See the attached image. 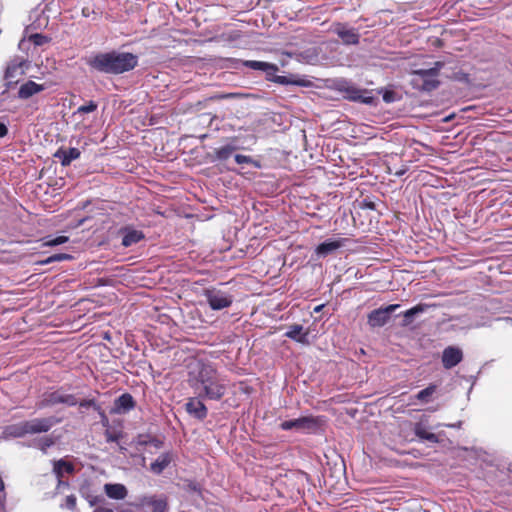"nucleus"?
<instances>
[{"label":"nucleus","instance_id":"obj_1","mask_svg":"<svg viewBox=\"0 0 512 512\" xmlns=\"http://www.w3.org/2000/svg\"><path fill=\"white\" fill-rule=\"evenodd\" d=\"M188 384L194 394L207 400L219 401L226 394L225 380L211 365L196 361L189 367Z\"/></svg>","mask_w":512,"mask_h":512},{"label":"nucleus","instance_id":"obj_2","mask_svg":"<svg viewBox=\"0 0 512 512\" xmlns=\"http://www.w3.org/2000/svg\"><path fill=\"white\" fill-rule=\"evenodd\" d=\"M86 64L97 72L118 75L133 70L138 57L129 52H100L89 56Z\"/></svg>","mask_w":512,"mask_h":512},{"label":"nucleus","instance_id":"obj_3","mask_svg":"<svg viewBox=\"0 0 512 512\" xmlns=\"http://www.w3.org/2000/svg\"><path fill=\"white\" fill-rule=\"evenodd\" d=\"M443 67V62L436 61L430 68L412 70L410 73L412 75L411 84L413 88L423 92H431L438 88L440 85L438 77Z\"/></svg>","mask_w":512,"mask_h":512},{"label":"nucleus","instance_id":"obj_4","mask_svg":"<svg viewBox=\"0 0 512 512\" xmlns=\"http://www.w3.org/2000/svg\"><path fill=\"white\" fill-rule=\"evenodd\" d=\"M243 65L247 68L253 69V70H260L265 72L267 79L269 81H273L275 83L281 84V85H296L305 87L308 85V82L304 79L297 78L295 76H278L276 73L278 72L279 68L277 65L263 62V61H256V60H246L243 62Z\"/></svg>","mask_w":512,"mask_h":512},{"label":"nucleus","instance_id":"obj_5","mask_svg":"<svg viewBox=\"0 0 512 512\" xmlns=\"http://www.w3.org/2000/svg\"><path fill=\"white\" fill-rule=\"evenodd\" d=\"M77 398L72 394H67L62 390L46 392L42 395L41 400L37 403L39 409L55 406L57 404H65L67 406L77 405Z\"/></svg>","mask_w":512,"mask_h":512},{"label":"nucleus","instance_id":"obj_6","mask_svg":"<svg viewBox=\"0 0 512 512\" xmlns=\"http://www.w3.org/2000/svg\"><path fill=\"white\" fill-rule=\"evenodd\" d=\"M203 295L212 310L228 308L232 305L234 300L233 295L218 288L205 289Z\"/></svg>","mask_w":512,"mask_h":512},{"label":"nucleus","instance_id":"obj_7","mask_svg":"<svg viewBox=\"0 0 512 512\" xmlns=\"http://www.w3.org/2000/svg\"><path fill=\"white\" fill-rule=\"evenodd\" d=\"M339 90L344 94V97L350 101L363 104H372L374 102V97L370 95L369 91L358 88L349 82H341L339 84Z\"/></svg>","mask_w":512,"mask_h":512},{"label":"nucleus","instance_id":"obj_8","mask_svg":"<svg viewBox=\"0 0 512 512\" xmlns=\"http://www.w3.org/2000/svg\"><path fill=\"white\" fill-rule=\"evenodd\" d=\"M318 427V420L312 416L300 417L297 419L283 421L280 428L285 431L294 430L297 432H306Z\"/></svg>","mask_w":512,"mask_h":512},{"label":"nucleus","instance_id":"obj_9","mask_svg":"<svg viewBox=\"0 0 512 512\" xmlns=\"http://www.w3.org/2000/svg\"><path fill=\"white\" fill-rule=\"evenodd\" d=\"M27 425V432L30 435L47 433L51 430V428L60 422V419L49 416V417H41V418H33L30 420H25Z\"/></svg>","mask_w":512,"mask_h":512},{"label":"nucleus","instance_id":"obj_10","mask_svg":"<svg viewBox=\"0 0 512 512\" xmlns=\"http://www.w3.org/2000/svg\"><path fill=\"white\" fill-rule=\"evenodd\" d=\"M399 307V304H391L371 311L368 314V324L373 328L384 326L389 321L390 315Z\"/></svg>","mask_w":512,"mask_h":512},{"label":"nucleus","instance_id":"obj_11","mask_svg":"<svg viewBox=\"0 0 512 512\" xmlns=\"http://www.w3.org/2000/svg\"><path fill=\"white\" fill-rule=\"evenodd\" d=\"M24 65L25 61L21 59H14L8 64L4 75L6 89L18 83L19 78L24 75Z\"/></svg>","mask_w":512,"mask_h":512},{"label":"nucleus","instance_id":"obj_12","mask_svg":"<svg viewBox=\"0 0 512 512\" xmlns=\"http://www.w3.org/2000/svg\"><path fill=\"white\" fill-rule=\"evenodd\" d=\"M204 398L198 395L188 398L185 404L186 412L197 420H204L208 415V409L203 403Z\"/></svg>","mask_w":512,"mask_h":512},{"label":"nucleus","instance_id":"obj_13","mask_svg":"<svg viewBox=\"0 0 512 512\" xmlns=\"http://www.w3.org/2000/svg\"><path fill=\"white\" fill-rule=\"evenodd\" d=\"M463 353L458 347L449 346L442 353V364L446 369L455 367L462 361Z\"/></svg>","mask_w":512,"mask_h":512},{"label":"nucleus","instance_id":"obj_14","mask_svg":"<svg viewBox=\"0 0 512 512\" xmlns=\"http://www.w3.org/2000/svg\"><path fill=\"white\" fill-rule=\"evenodd\" d=\"M430 427L427 423V420L421 419L414 425V433L415 435L422 441H427L430 443H439L440 434H435L429 431Z\"/></svg>","mask_w":512,"mask_h":512},{"label":"nucleus","instance_id":"obj_15","mask_svg":"<svg viewBox=\"0 0 512 512\" xmlns=\"http://www.w3.org/2000/svg\"><path fill=\"white\" fill-rule=\"evenodd\" d=\"M135 405L136 403L132 395L129 393H124L115 399L111 412L119 415L125 414L134 409Z\"/></svg>","mask_w":512,"mask_h":512},{"label":"nucleus","instance_id":"obj_16","mask_svg":"<svg viewBox=\"0 0 512 512\" xmlns=\"http://www.w3.org/2000/svg\"><path fill=\"white\" fill-rule=\"evenodd\" d=\"M120 233L122 234V246L130 247L134 244H137L141 240L144 239L145 235L142 231L136 230L131 226H126L120 229Z\"/></svg>","mask_w":512,"mask_h":512},{"label":"nucleus","instance_id":"obj_17","mask_svg":"<svg viewBox=\"0 0 512 512\" xmlns=\"http://www.w3.org/2000/svg\"><path fill=\"white\" fill-rule=\"evenodd\" d=\"M335 33L341 38L343 43L347 45H355L359 42V34L356 29L348 28L344 24H337Z\"/></svg>","mask_w":512,"mask_h":512},{"label":"nucleus","instance_id":"obj_18","mask_svg":"<svg viewBox=\"0 0 512 512\" xmlns=\"http://www.w3.org/2000/svg\"><path fill=\"white\" fill-rule=\"evenodd\" d=\"M81 155V152L78 148L71 147V148H60L58 149L54 157L57 158L62 166H68L71 164L72 161L78 159Z\"/></svg>","mask_w":512,"mask_h":512},{"label":"nucleus","instance_id":"obj_19","mask_svg":"<svg viewBox=\"0 0 512 512\" xmlns=\"http://www.w3.org/2000/svg\"><path fill=\"white\" fill-rule=\"evenodd\" d=\"M44 90L45 86L43 84H38L34 81L29 80L20 86L18 90V98L26 100Z\"/></svg>","mask_w":512,"mask_h":512},{"label":"nucleus","instance_id":"obj_20","mask_svg":"<svg viewBox=\"0 0 512 512\" xmlns=\"http://www.w3.org/2000/svg\"><path fill=\"white\" fill-rule=\"evenodd\" d=\"M173 453L171 451L164 452L158 456V458L151 463L150 470L156 475L161 474L172 462Z\"/></svg>","mask_w":512,"mask_h":512},{"label":"nucleus","instance_id":"obj_21","mask_svg":"<svg viewBox=\"0 0 512 512\" xmlns=\"http://www.w3.org/2000/svg\"><path fill=\"white\" fill-rule=\"evenodd\" d=\"M308 335L307 331H304L302 325L294 324L289 326L288 330L285 332V336L289 339H292L301 344H308Z\"/></svg>","mask_w":512,"mask_h":512},{"label":"nucleus","instance_id":"obj_22","mask_svg":"<svg viewBox=\"0 0 512 512\" xmlns=\"http://www.w3.org/2000/svg\"><path fill=\"white\" fill-rule=\"evenodd\" d=\"M104 491L109 498L115 499V500H122L128 494L127 488L123 484H119V483L105 484Z\"/></svg>","mask_w":512,"mask_h":512},{"label":"nucleus","instance_id":"obj_23","mask_svg":"<svg viewBox=\"0 0 512 512\" xmlns=\"http://www.w3.org/2000/svg\"><path fill=\"white\" fill-rule=\"evenodd\" d=\"M4 434L13 438H22L28 435L26 421L6 426L4 429Z\"/></svg>","mask_w":512,"mask_h":512},{"label":"nucleus","instance_id":"obj_24","mask_svg":"<svg viewBox=\"0 0 512 512\" xmlns=\"http://www.w3.org/2000/svg\"><path fill=\"white\" fill-rule=\"evenodd\" d=\"M55 444V439L52 436L46 435L42 437H38L33 439L31 442L27 444L28 447L37 448L42 451L44 454L47 453V450Z\"/></svg>","mask_w":512,"mask_h":512},{"label":"nucleus","instance_id":"obj_25","mask_svg":"<svg viewBox=\"0 0 512 512\" xmlns=\"http://www.w3.org/2000/svg\"><path fill=\"white\" fill-rule=\"evenodd\" d=\"M342 246V242L339 240H329L319 244L316 248V254L320 257H326L333 253Z\"/></svg>","mask_w":512,"mask_h":512},{"label":"nucleus","instance_id":"obj_26","mask_svg":"<svg viewBox=\"0 0 512 512\" xmlns=\"http://www.w3.org/2000/svg\"><path fill=\"white\" fill-rule=\"evenodd\" d=\"M429 308L427 304H418L403 313V326H408L413 322L415 316L424 313Z\"/></svg>","mask_w":512,"mask_h":512},{"label":"nucleus","instance_id":"obj_27","mask_svg":"<svg viewBox=\"0 0 512 512\" xmlns=\"http://www.w3.org/2000/svg\"><path fill=\"white\" fill-rule=\"evenodd\" d=\"M143 504L150 506L152 512H166L168 508L165 498L148 497L143 500Z\"/></svg>","mask_w":512,"mask_h":512},{"label":"nucleus","instance_id":"obj_28","mask_svg":"<svg viewBox=\"0 0 512 512\" xmlns=\"http://www.w3.org/2000/svg\"><path fill=\"white\" fill-rule=\"evenodd\" d=\"M239 147L233 143L226 144L220 148L215 149L214 153L216 159L219 161H225L229 159L234 151Z\"/></svg>","mask_w":512,"mask_h":512},{"label":"nucleus","instance_id":"obj_29","mask_svg":"<svg viewBox=\"0 0 512 512\" xmlns=\"http://www.w3.org/2000/svg\"><path fill=\"white\" fill-rule=\"evenodd\" d=\"M436 385L430 384L425 389L419 391L414 397L423 404H427L432 400V396L436 391Z\"/></svg>","mask_w":512,"mask_h":512},{"label":"nucleus","instance_id":"obj_30","mask_svg":"<svg viewBox=\"0 0 512 512\" xmlns=\"http://www.w3.org/2000/svg\"><path fill=\"white\" fill-rule=\"evenodd\" d=\"M73 470L74 468L72 464L67 463L64 460H58L54 462L53 471L59 479L63 476V472L72 473Z\"/></svg>","mask_w":512,"mask_h":512},{"label":"nucleus","instance_id":"obj_31","mask_svg":"<svg viewBox=\"0 0 512 512\" xmlns=\"http://www.w3.org/2000/svg\"><path fill=\"white\" fill-rule=\"evenodd\" d=\"M234 158L237 164H251L256 168H260V163L250 156L236 154Z\"/></svg>","mask_w":512,"mask_h":512},{"label":"nucleus","instance_id":"obj_32","mask_svg":"<svg viewBox=\"0 0 512 512\" xmlns=\"http://www.w3.org/2000/svg\"><path fill=\"white\" fill-rule=\"evenodd\" d=\"M98 105L95 101H89L85 105H81L76 110L75 114H86V113H92L97 109Z\"/></svg>","mask_w":512,"mask_h":512},{"label":"nucleus","instance_id":"obj_33","mask_svg":"<svg viewBox=\"0 0 512 512\" xmlns=\"http://www.w3.org/2000/svg\"><path fill=\"white\" fill-rule=\"evenodd\" d=\"M72 256L69 255V254H66V253H58V254H54L50 257H48L47 259L41 261L42 264H50L52 262H60V261H64V260H68V259H71Z\"/></svg>","mask_w":512,"mask_h":512},{"label":"nucleus","instance_id":"obj_34","mask_svg":"<svg viewBox=\"0 0 512 512\" xmlns=\"http://www.w3.org/2000/svg\"><path fill=\"white\" fill-rule=\"evenodd\" d=\"M67 241H68V237L61 235V236H57L55 238L47 240L45 242V245L46 246H58V245L66 243Z\"/></svg>","mask_w":512,"mask_h":512},{"label":"nucleus","instance_id":"obj_35","mask_svg":"<svg viewBox=\"0 0 512 512\" xmlns=\"http://www.w3.org/2000/svg\"><path fill=\"white\" fill-rule=\"evenodd\" d=\"M30 41L36 46H41L48 42V38L37 33L30 36Z\"/></svg>","mask_w":512,"mask_h":512},{"label":"nucleus","instance_id":"obj_36","mask_svg":"<svg viewBox=\"0 0 512 512\" xmlns=\"http://www.w3.org/2000/svg\"><path fill=\"white\" fill-rule=\"evenodd\" d=\"M149 440H151V436L150 435H145V434H139L135 439H134V443L138 446V447H142V446H149Z\"/></svg>","mask_w":512,"mask_h":512},{"label":"nucleus","instance_id":"obj_37","mask_svg":"<svg viewBox=\"0 0 512 512\" xmlns=\"http://www.w3.org/2000/svg\"><path fill=\"white\" fill-rule=\"evenodd\" d=\"M121 436V432H115L110 430L105 431V438L107 442H118Z\"/></svg>","mask_w":512,"mask_h":512},{"label":"nucleus","instance_id":"obj_38","mask_svg":"<svg viewBox=\"0 0 512 512\" xmlns=\"http://www.w3.org/2000/svg\"><path fill=\"white\" fill-rule=\"evenodd\" d=\"M79 406L81 408L93 407L96 410H100V407L97 405V403L93 399L82 400L81 402H79Z\"/></svg>","mask_w":512,"mask_h":512},{"label":"nucleus","instance_id":"obj_39","mask_svg":"<svg viewBox=\"0 0 512 512\" xmlns=\"http://www.w3.org/2000/svg\"><path fill=\"white\" fill-rule=\"evenodd\" d=\"M64 506L69 510H74L76 507V497L74 495L67 496Z\"/></svg>","mask_w":512,"mask_h":512},{"label":"nucleus","instance_id":"obj_40","mask_svg":"<svg viewBox=\"0 0 512 512\" xmlns=\"http://www.w3.org/2000/svg\"><path fill=\"white\" fill-rule=\"evenodd\" d=\"M149 446L154 447L156 450L161 449L163 447V441L157 437H152L151 440H149Z\"/></svg>","mask_w":512,"mask_h":512},{"label":"nucleus","instance_id":"obj_41","mask_svg":"<svg viewBox=\"0 0 512 512\" xmlns=\"http://www.w3.org/2000/svg\"><path fill=\"white\" fill-rule=\"evenodd\" d=\"M8 134L7 122L0 120V138L5 137Z\"/></svg>","mask_w":512,"mask_h":512},{"label":"nucleus","instance_id":"obj_42","mask_svg":"<svg viewBox=\"0 0 512 512\" xmlns=\"http://www.w3.org/2000/svg\"><path fill=\"white\" fill-rule=\"evenodd\" d=\"M93 512H114V511L107 507H98Z\"/></svg>","mask_w":512,"mask_h":512},{"label":"nucleus","instance_id":"obj_43","mask_svg":"<svg viewBox=\"0 0 512 512\" xmlns=\"http://www.w3.org/2000/svg\"><path fill=\"white\" fill-rule=\"evenodd\" d=\"M461 425H462V422H461V421H459V422H458V423H456V424H447L446 426H448V427H453V428H460V427H461Z\"/></svg>","mask_w":512,"mask_h":512},{"label":"nucleus","instance_id":"obj_44","mask_svg":"<svg viewBox=\"0 0 512 512\" xmlns=\"http://www.w3.org/2000/svg\"><path fill=\"white\" fill-rule=\"evenodd\" d=\"M508 325L512 326V317H506L503 319Z\"/></svg>","mask_w":512,"mask_h":512},{"label":"nucleus","instance_id":"obj_45","mask_svg":"<svg viewBox=\"0 0 512 512\" xmlns=\"http://www.w3.org/2000/svg\"><path fill=\"white\" fill-rule=\"evenodd\" d=\"M383 98H384V100H385V101H387V102H389V101H390V95H388V94H385Z\"/></svg>","mask_w":512,"mask_h":512},{"label":"nucleus","instance_id":"obj_46","mask_svg":"<svg viewBox=\"0 0 512 512\" xmlns=\"http://www.w3.org/2000/svg\"><path fill=\"white\" fill-rule=\"evenodd\" d=\"M120 451L124 452L126 448L124 446H119Z\"/></svg>","mask_w":512,"mask_h":512},{"label":"nucleus","instance_id":"obj_47","mask_svg":"<svg viewBox=\"0 0 512 512\" xmlns=\"http://www.w3.org/2000/svg\"><path fill=\"white\" fill-rule=\"evenodd\" d=\"M321 307H322V306H318V307H316V308H315V311H316V312L320 311Z\"/></svg>","mask_w":512,"mask_h":512},{"label":"nucleus","instance_id":"obj_48","mask_svg":"<svg viewBox=\"0 0 512 512\" xmlns=\"http://www.w3.org/2000/svg\"><path fill=\"white\" fill-rule=\"evenodd\" d=\"M124 512H132V511L126 510V511H124Z\"/></svg>","mask_w":512,"mask_h":512}]
</instances>
